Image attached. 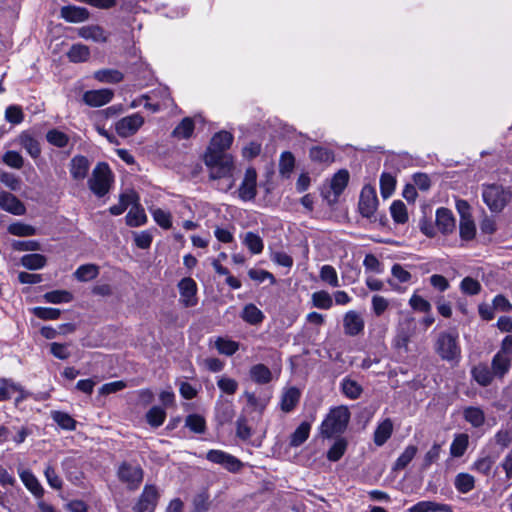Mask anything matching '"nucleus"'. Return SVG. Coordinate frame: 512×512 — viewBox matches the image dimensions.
<instances>
[{
  "instance_id": "obj_1",
  "label": "nucleus",
  "mask_w": 512,
  "mask_h": 512,
  "mask_svg": "<svg viewBox=\"0 0 512 512\" xmlns=\"http://www.w3.org/2000/svg\"><path fill=\"white\" fill-rule=\"evenodd\" d=\"M233 142V135L227 131L216 133L210 142L204 156V162L210 171V178L213 180L227 179V183L218 186L219 190L228 191L235 185L234 173L236 167L233 157L225 153Z\"/></svg>"
},
{
  "instance_id": "obj_2",
  "label": "nucleus",
  "mask_w": 512,
  "mask_h": 512,
  "mask_svg": "<svg viewBox=\"0 0 512 512\" xmlns=\"http://www.w3.org/2000/svg\"><path fill=\"white\" fill-rule=\"evenodd\" d=\"M512 192L501 184H486L482 187V199L493 213L501 212L511 201Z\"/></svg>"
},
{
  "instance_id": "obj_3",
  "label": "nucleus",
  "mask_w": 512,
  "mask_h": 512,
  "mask_svg": "<svg viewBox=\"0 0 512 512\" xmlns=\"http://www.w3.org/2000/svg\"><path fill=\"white\" fill-rule=\"evenodd\" d=\"M350 419V412L347 407L339 406L330 410L321 425V434L331 438L334 435L345 431Z\"/></svg>"
},
{
  "instance_id": "obj_4",
  "label": "nucleus",
  "mask_w": 512,
  "mask_h": 512,
  "mask_svg": "<svg viewBox=\"0 0 512 512\" xmlns=\"http://www.w3.org/2000/svg\"><path fill=\"white\" fill-rule=\"evenodd\" d=\"M435 350L443 360L459 362L461 348L458 343V334L456 332L440 333L435 344Z\"/></svg>"
},
{
  "instance_id": "obj_5",
  "label": "nucleus",
  "mask_w": 512,
  "mask_h": 512,
  "mask_svg": "<svg viewBox=\"0 0 512 512\" xmlns=\"http://www.w3.org/2000/svg\"><path fill=\"white\" fill-rule=\"evenodd\" d=\"M113 183V175L107 163L99 162L88 180L89 189L97 196H105Z\"/></svg>"
},
{
  "instance_id": "obj_6",
  "label": "nucleus",
  "mask_w": 512,
  "mask_h": 512,
  "mask_svg": "<svg viewBox=\"0 0 512 512\" xmlns=\"http://www.w3.org/2000/svg\"><path fill=\"white\" fill-rule=\"evenodd\" d=\"M118 479L129 489H137L143 481L144 472L137 463L123 462L117 470Z\"/></svg>"
},
{
  "instance_id": "obj_7",
  "label": "nucleus",
  "mask_w": 512,
  "mask_h": 512,
  "mask_svg": "<svg viewBox=\"0 0 512 512\" xmlns=\"http://www.w3.org/2000/svg\"><path fill=\"white\" fill-rule=\"evenodd\" d=\"M359 211L363 217L372 218L378 207L376 190L371 185H365L360 193Z\"/></svg>"
},
{
  "instance_id": "obj_8",
  "label": "nucleus",
  "mask_w": 512,
  "mask_h": 512,
  "mask_svg": "<svg viewBox=\"0 0 512 512\" xmlns=\"http://www.w3.org/2000/svg\"><path fill=\"white\" fill-rule=\"evenodd\" d=\"M143 124L144 118L139 113H134L118 120L115 129L119 136L126 138L134 135Z\"/></svg>"
},
{
  "instance_id": "obj_9",
  "label": "nucleus",
  "mask_w": 512,
  "mask_h": 512,
  "mask_svg": "<svg viewBox=\"0 0 512 512\" xmlns=\"http://www.w3.org/2000/svg\"><path fill=\"white\" fill-rule=\"evenodd\" d=\"M238 194L241 200L251 201L257 195V172L250 167L245 171L244 178L239 187Z\"/></svg>"
},
{
  "instance_id": "obj_10",
  "label": "nucleus",
  "mask_w": 512,
  "mask_h": 512,
  "mask_svg": "<svg viewBox=\"0 0 512 512\" xmlns=\"http://www.w3.org/2000/svg\"><path fill=\"white\" fill-rule=\"evenodd\" d=\"M207 460L212 463L219 464L230 472H237L242 467L239 459L222 450H209L206 454Z\"/></svg>"
},
{
  "instance_id": "obj_11",
  "label": "nucleus",
  "mask_w": 512,
  "mask_h": 512,
  "mask_svg": "<svg viewBox=\"0 0 512 512\" xmlns=\"http://www.w3.org/2000/svg\"><path fill=\"white\" fill-rule=\"evenodd\" d=\"M159 493L154 485H146L138 502L134 506L136 512H153L156 508Z\"/></svg>"
},
{
  "instance_id": "obj_12",
  "label": "nucleus",
  "mask_w": 512,
  "mask_h": 512,
  "mask_svg": "<svg viewBox=\"0 0 512 512\" xmlns=\"http://www.w3.org/2000/svg\"><path fill=\"white\" fill-rule=\"evenodd\" d=\"M180 298L185 307L197 304V284L191 277H185L178 283Z\"/></svg>"
},
{
  "instance_id": "obj_13",
  "label": "nucleus",
  "mask_w": 512,
  "mask_h": 512,
  "mask_svg": "<svg viewBox=\"0 0 512 512\" xmlns=\"http://www.w3.org/2000/svg\"><path fill=\"white\" fill-rule=\"evenodd\" d=\"M77 33L79 37L96 43H106L109 39V33L98 24L82 26Z\"/></svg>"
},
{
  "instance_id": "obj_14",
  "label": "nucleus",
  "mask_w": 512,
  "mask_h": 512,
  "mask_svg": "<svg viewBox=\"0 0 512 512\" xmlns=\"http://www.w3.org/2000/svg\"><path fill=\"white\" fill-rule=\"evenodd\" d=\"M113 91L107 88L86 91L83 94V101L91 107H100L109 103L113 98Z\"/></svg>"
},
{
  "instance_id": "obj_15",
  "label": "nucleus",
  "mask_w": 512,
  "mask_h": 512,
  "mask_svg": "<svg viewBox=\"0 0 512 512\" xmlns=\"http://www.w3.org/2000/svg\"><path fill=\"white\" fill-rule=\"evenodd\" d=\"M0 208L13 215H23L26 211L24 204L7 191L0 192Z\"/></svg>"
},
{
  "instance_id": "obj_16",
  "label": "nucleus",
  "mask_w": 512,
  "mask_h": 512,
  "mask_svg": "<svg viewBox=\"0 0 512 512\" xmlns=\"http://www.w3.org/2000/svg\"><path fill=\"white\" fill-rule=\"evenodd\" d=\"M60 16L69 23H81L90 18V12L85 7L75 5L63 6L60 9Z\"/></svg>"
},
{
  "instance_id": "obj_17",
  "label": "nucleus",
  "mask_w": 512,
  "mask_h": 512,
  "mask_svg": "<svg viewBox=\"0 0 512 512\" xmlns=\"http://www.w3.org/2000/svg\"><path fill=\"white\" fill-rule=\"evenodd\" d=\"M343 327L347 335L356 336L364 330V320L358 312L350 310L344 315Z\"/></svg>"
},
{
  "instance_id": "obj_18",
  "label": "nucleus",
  "mask_w": 512,
  "mask_h": 512,
  "mask_svg": "<svg viewBox=\"0 0 512 512\" xmlns=\"http://www.w3.org/2000/svg\"><path fill=\"white\" fill-rule=\"evenodd\" d=\"M89 170L90 161L85 156L77 155L71 159L69 171L74 180H84Z\"/></svg>"
},
{
  "instance_id": "obj_19",
  "label": "nucleus",
  "mask_w": 512,
  "mask_h": 512,
  "mask_svg": "<svg viewBox=\"0 0 512 512\" xmlns=\"http://www.w3.org/2000/svg\"><path fill=\"white\" fill-rule=\"evenodd\" d=\"M436 225L444 234L452 232L455 228V219L451 210L444 207L438 208L436 211Z\"/></svg>"
},
{
  "instance_id": "obj_20",
  "label": "nucleus",
  "mask_w": 512,
  "mask_h": 512,
  "mask_svg": "<svg viewBox=\"0 0 512 512\" xmlns=\"http://www.w3.org/2000/svg\"><path fill=\"white\" fill-rule=\"evenodd\" d=\"M409 512H453V509L448 504L434 501H420L410 507Z\"/></svg>"
},
{
  "instance_id": "obj_21",
  "label": "nucleus",
  "mask_w": 512,
  "mask_h": 512,
  "mask_svg": "<svg viewBox=\"0 0 512 512\" xmlns=\"http://www.w3.org/2000/svg\"><path fill=\"white\" fill-rule=\"evenodd\" d=\"M511 356L499 351L492 359V370L496 376H504L510 369Z\"/></svg>"
},
{
  "instance_id": "obj_22",
  "label": "nucleus",
  "mask_w": 512,
  "mask_h": 512,
  "mask_svg": "<svg viewBox=\"0 0 512 512\" xmlns=\"http://www.w3.org/2000/svg\"><path fill=\"white\" fill-rule=\"evenodd\" d=\"M393 432V423L391 419L387 418L383 420L375 429L374 432V443L377 446H382L391 437Z\"/></svg>"
},
{
  "instance_id": "obj_23",
  "label": "nucleus",
  "mask_w": 512,
  "mask_h": 512,
  "mask_svg": "<svg viewBox=\"0 0 512 512\" xmlns=\"http://www.w3.org/2000/svg\"><path fill=\"white\" fill-rule=\"evenodd\" d=\"M463 417L465 421L475 428L481 427L485 422V413L477 406H468L464 408Z\"/></svg>"
},
{
  "instance_id": "obj_24",
  "label": "nucleus",
  "mask_w": 512,
  "mask_h": 512,
  "mask_svg": "<svg viewBox=\"0 0 512 512\" xmlns=\"http://www.w3.org/2000/svg\"><path fill=\"white\" fill-rule=\"evenodd\" d=\"M37 300L52 304H62L71 302L73 300V295L67 290H54L45 293Z\"/></svg>"
},
{
  "instance_id": "obj_25",
  "label": "nucleus",
  "mask_w": 512,
  "mask_h": 512,
  "mask_svg": "<svg viewBox=\"0 0 512 512\" xmlns=\"http://www.w3.org/2000/svg\"><path fill=\"white\" fill-rule=\"evenodd\" d=\"M67 57L73 63L85 62L90 57V49L82 43L73 44L67 52Z\"/></svg>"
},
{
  "instance_id": "obj_26",
  "label": "nucleus",
  "mask_w": 512,
  "mask_h": 512,
  "mask_svg": "<svg viewBox=\"0 0 512 512\" xmlns=\"http://www.w3.org/2000/svg\"><path fill=\"white\" fill-rule=\"evenodd\" d=\"M252 381L257 384H267L272 379V373L270 369L264 364H256L250 368L249 371Z\"/></svg>"
},
{
  "instance_id": "obj_27",
  "label": "nucleus",
  "mask_w": 512,
  "mask_h": 512,
  "mask_svg": "<svg viewBox=\"0 0 512 512\" xmlns=\"http://www.w3.org/2000/svg\"><path fill=\"white\" fill-rule=\"evenodd\" d=\"M125 219L126 224L130 227H139L146 224L147 222V216L144 209L138 205L133 206L129 210Z\"/></svg>"
},
{
  "instance_id": "obj_28",
  "label": "nucleus",
  "mask_w": 512,
  "mask_h": 512,
  "mask_svg": "<svg viewBox=\"0 0 512 512\" xmlns=\"http://www.w3.org/2000/svg\"><path fill=\"white\" fill-rule=\"evenodd\" d=\"M468 444L469 436L467 434H457L450 445L451 456L455 458L462 457L468 448Z\"/></svg>"
},
{
  "instance_id": "obj_29",
  "label": "nucleus",
  "mask_w": 512,
  "mask_h": 512,
  "mask_svg": "<svg viewBox=\"0 0 512 512\" xmlns=\"http://www.w3.org/2000/svg\"><path fill=\"white\" fill-rule=\"evenodd\" d=\"M310 430L311 424L308 422H302L292 433L290 437V446L299 447L302 445L308 439Z\"/></svg>"
},
{
  "instance_id": "obj_30",
  "label": "nucleus",
  "mask_w": 512,
  "mask_h": 512,
  "mask_svg": "<svg viewBox=\"0 0 512 512\" xmlns=\"http://www.w3.org/2000/svg\"><path fill=\"white\" fill-rule=\"evenodd\" d=\"M418 452L416 445H408L394 463L393 470H403L414 459Z\"/></svg>"
},
{
  "instance_id": "obj_31",
  "label": "nucleus",
  "mask_w": 512,
  "mask_h": 512,
  "mask_svg": "<svg viewBox=\"0 0 512 512\" xmlns=\"http://www.w3.org/2000/svg\"><path fill=\"white\" fill-rule=\"evenodd\" d=\"M299 399L300 391L297 388L291 387L287 389L282 395L281 409L285 412L292 411L298 403Z\"/></svg>"
},
{
  "instance_id": "obj_32",
  "label": "nucleus",
  "mask_w": 512,
  "mask_h": 512,
  "mask_svg": "<svg viewBox=\"0 0 512 512\" xmlns=\"http://www.w3.org/2000/svg\"><path fill=\"white\" fill-rule=\"evenodd\" d=\"M243 244L252 254H260L264 249L262 238L254 232H246L243 236Z\"/></svg>"
},
{
  "instance_id": "obj_33",
  "label": "nucleus",
  "mask_w": 512,
  "mask_h": 512,
  "mask_svg": "<svg viewBox=\"0 0 512 512\" xmlns=\"http://www.w3.org/2000/svg\"><path fill=\"white\" fill-rule=\"evenodd\" d=\"M94 78L102 83H119L123 80V73L116 69H101L94 72Z\"/></svg>"
},
{
  "instance_id": "obj_34",
  "label": "nucleus",
  "mask_w": 512,
  "mask_h": 512,
  "mask_svg": "<svg viewBox=\"0 0 512 512\" xmlns=\"http://www.w3.org/2000/svg\"><path fill=\"white\" fill-rule=\"evenodd\" d=\"M341 389L343 394L352 400L359 398L363 391L361 385L349 377H345L341 381Z\"/></svg>"
},
{
  "instance_id": "obj_35",
  "label": "nucleus",
  "mask_w": 512,
  "mask_h": 512,
  "mask_svg": "<svg viewBox=\"0 0 512 512\" xmlns=\"http://www.w3.org/2000/svg\"><path fill=\"white\" fill-rule=\"evenodd\" d=\"M455 488L460 493H468L475 487V478L468 473H459L455 477Z\"/></svg>"
},
{
  "instance_id": "obj_36",
  "label": "nucleus",
  "mask_w": 512,
  "mask_h": 512,
  "mask_svg": "<svg viewBox=\"0 0 512 512\" xmlns=\"http://www.w3.org/2000/svg\"><path fill=\"white\" fill-rule=\"evenodd\" d=\"M215 348L220 354L232 356L239 349V343L227 338L218 337L215 340Z\"/></svg>"
},
{
  "instance_id": "obj_37",
  "label": "nucleus",
  "mask_w": 512,
  "mask_h": 512,
  "mask_svg": "<svg viewBox=\"0 0 512 512\" xmlns=\"http://www.w3.org/2000/svg\"><path fill=\"white\" fill-rule=\"evenodd\" d=\"M349 181L347 170H339L331 180V189L336 196H339L346 188Z\"/></svg>"
},
{
  "instance_id": "obj_38",
  "label": "nucleus",
  "mask_w": 512,
  "mask_h": 512,
  "mask_svg": "<svg viewBox=\"0 0 512 512\" xmlns=\"http://www.w3.org/2000/svg\"><path fill=\"white\" fill-rule=\"evenodd\" d=\"M99 274L98 266L94 264H85L81 265L77 268L74 275L75 277L82 282H87L92 279H95Z\"/></svg>"
},
{
  "instance_id": "obj_39",
  "label": "nucleus",
  "mask_w": 512,
  "mask_h": 512,
  "mask_svg": "<svg viewBox=\"0 0 512 512\" xmlns=\"http://www.w3.org/2000/svg\"><path fill=\"white\" fill-rule=\"evenodd\" d=\"M242 318L247 323L256 325L262 322L264 315L254 304H248L243 309Z\"/></svg>"
},
{
  "instance_id": "obj_40",
  "label": "nucleus",
  "mask_w": 512,
  "mask_h": 512,
  "mask_svg": "<svg viewBox=\"0 0 512 512\" xmlns=\"http://www.w3.org/2000/svg\"><path fill=\"white\" fill-rule=\"evenodd\" d=\"M166 419V412L159 406H153L146 413V420L151 427L157 428L161 426Z\"/></svg>"
},
{
  "instance_id": "obj_41",
  "label": "nucleus",
  "mask_w": 512,
  "mask_h": 512,
  "mask_svg": "<svg viewBox=\"0 0 512 512\" xmlns=\"http://www.w3.org/2000/svg\"><path fill=\"white\" fill-rule=\"evenodd\" d=\"M472 376L481 386H487L492 382L493 375L486 365H478L472 369Z\"/></svg>"
},
{
  "instance_id": "obj_42",
  "label": "nucleus",
  "mask_w": 512,
  "mask_h": 512,
  "mask_svg": "<svg viewBox=\"0 0 512 512\" xmlns=\"http://www.w3.org/2000/svg\"><path fill=\"white\" fill-rule=\"evenodd\" d=\"M47 141L58 148H64L69 143V136L58 129H51L46 134Z\"/></svg>"
},
{
  "instance_id": "obj_43",
  "label": "nucleus",
  "mask_w": 512,
  "mask_h": 512,
  "mask_svg": "<svg viewBox=\"0 0 512 512\" xmlns=\"http://www.w3.org/2000/svg\"><path fill=\"white\" fill-rule=\"evenodd\" d=\"M194 131V122L191 118H184L173 130V135L179 139L189 138Z\"/></svg>"
},
{
  "instance_id": "obj_44",
  "label": "nucleus",
  "mask_w": 512,
  "mask_h": 512,
  "mask_svg": "<svg viewBox=\"0 0 512 512\" xmlns=\"http://www.w3.org/2000/svg\"><path fill=\"white\" fill-rule=\"evenodd\" d=\"M476 228L474 221L470 215H463L460 219V236L464 240H471L474 238Z\"/></svg>"
},
{
  "instance_id": "obj_45",
  "label": "nucleus",
  "mask_w": 512,
  "mask_h": 512,
  "mask_svg": "<svg viewBox=\"0 0 512 512\" xmlns=\"http://www.w3.org/2000/svg\"><path fill=\"white\" fill-rule=\"evenodd\" d=\"M313 306L319 309H330L333 305V299L331 295L324 291L314 292L311 296Z\"/></svg>"
},
{
  "instance_id": "obj_46",
  "label": "nucleus",
  "mask_w": 512,
  "mask_h": 512,
  "mask_svg": "<svg viewBox=\"0 0 512 512\" xmlns=\"http://www.w3.org/2000/svg\"><path fill=\"white\" fill-rule=\"evenodd\" d=\"M396 180L389 173H382L380 177V192L383 198H389L395 190Z\"/></svg>"
},
{
  "instance_id": "obj_47",
  "label": "nucleus",
  "mask_w": 512,
  "mask_h": 512,
  "mask_svg": "<svg viewBox=\"0 0 512 512\" xmlns=\"http://www.w3.org/2000/svg\"><path fill=\"white\" fill-rule=\"evenodd\" d=\"M320 279L331 287H339L337 271L331 265H323L320 269Z\"/></svg>"
},
{
  "instance_id": "obj_48",
  "label": "nucleus",
  "mask_w": 512,
  "mask_h": 512,
  "mask_svg": "<svg viewBox=\"0 0 512 512\" xmlns=\"http://www.w3.org/2000/svg\"><path fill=\"white\" fill-rule=\"evenodd\" d=\"M150 213L153 216L154 221L163 229H169L172 226V216L170 212H167L160 208L150 209Z\"/></svg>"
},
{
  "instance_id": "obj_49",
  "label": "nucleus",
  "mask_w": 512,
  "mask_h": 512,
  "mask_svg": "<svg viewBox=\"0 0 512 512\" xmlns=\"http://www.w3.org/2000/svg\"><path fill=\"white\" fill-rule=\"evenodd\" d=\"M440 452L441 444L434 443L423 456L421 470H427L433 463L437 462L440 457Z\"/></svg>"
},
{
  "instance_id": "obj_50",
  "label": "nucleus",
  "mask_w": 512,
  "mask_h": 512,
  "mask_svg": "<svg viewBox=\"0 0 512 512\" xmlns=\"http://www.w3.org/2000/svg\"><path fill=\"white\" fill-rule=\"evenodd\" d=\"M391 216L395 222L403 224L408 220L406 205L400 201H394L390 207Z\"/></svg>"
},
{
  "instance_id": "obj_51",
  "label": "nucleus",
  "mask_w": 512,
  "mask_h": 512,
  "mask_svg": "<svg viewBox=\"0 0 512 512\" xmlns=\"http://www.w3.org/2000/svg\"><path fill=\"white\" fill-rule=\"evenodd\" d=\"M495 464V458L490 455L479 457L473 464V469L483 475H489Z\"/></svg>"
},
{
  "instance_id": "obj_52",
  "label": "nucleus",
  "mask_w": 512,
  "mask_h": 512,
  "mask_svg": "<svg viewBox=\"0 0 512 512\" xmlns=\"http://www.w3.org/2000/svg\"><path fill=\"white\" fill-rule=\"evenodd\" d=\"M135 201L134 193L122 194L119 203L110 207L109 211L112 215H121L127 207Z\"/></svg>"
},
{
  "instance_id": "obj_53",
  "label": "nucleus",
  "mask_w": 512,
  "mask_h": 512,
  "mask_svg": "<svg viewBox=\"0 0 512 512\" xmlns=\"http://www.w3.org/2000/svg\"><path fill=\"white\" fill-rule=\"evenodd\" d=\"M295 158L290 152H283L279 161V172L283 176H289L293 171Z\"/></svg>"
},
{
  "instance_id": "obj_54",
  "label": "nucleus",
  "mask_w": 512,
  "mask_h": 512,
  "mask_svg": "<svg viewBox=\"0 0 512 512\" xmlns=\"http://www.w3.org/2000/svg\"><path fill=\"white\" fill-rule=\"evenodd\" d=\"M347 442L345 439H337L327 453V458L330 461H338L345 453Z\"/></svg>"
},
{
  "instance_id": "obj_55",
  "label": "nucleus",
  "mask_w": 512,
  "mask_h": 512,
  "mask_svg": "<svg viewBox=\"0 0 512 512\" xmlns=\"http://www.w3.org/2000/svg\"><path fill=\"white\" fill-rule=\"evenodd\" d=\"M218 388L225 394L233 395L238 389V383L235 379L222 375L217 380Z\"/></svg>"
},
{
  "instance_id": "obj_56",
  "label": "nucleus",
  "mask_w": 512,
  "mask_h": 512,
  "mask_svg": "<svg viewBox=\"0 0 512 512\" xmlns=\"http://www.w3.org/2000/svg\"><path fill=\"white\" fill-rule=\"evenodd\" d=\"M52 418L63 429H75L76 421L67 413L55 411L52 412Z\"/></svg>"
},
{
  "instance_id": "obj_57",
  "label": "nucleus",
  "mask_w": 512,
  "mask_h": 512,
  "mask_svg": "<svg viewBox=\"0 0 512 512\" xmlns=\"http://www.w3.org/2000/svg\"><path fill=\"white\" fill-rule=\"evenodd\" d=\"M310 158L313 161L329 163L333 161V153L326 148L315 146L310 149Z\"/></svg>"
},
{
  "instance_id": "obj_58",
  "label": "nucleus",
  "mask_w": 512,
  "mask_h": 512,
  "mask_svg": "<svg viewBox=\"0 0 512 512\" xmlns=\"http://www.w3.org/2000/svg\"><path fill=\"white\" fill-rule=\"evenodd\" d=\"M185 424L195 433H203L205 431V420L198 414L188 415L185 420Z\"/></svg>"
},
{
  "instance_id": "obj_59",
  "label": "nucleus",
  "mask_w": 512,
  "mask_h": 512,
  "mask_svg": "<svg viewBox=\"0 0 512 512\" xmlns=\"http://www.w3.org/2000/svg\"><path fill=\"white\" fill-rule=\"evenodd\" d=\"M8 232L14 236L28 237L32 235V226L16 221L11 223L8 228Z\"/></svg>"
},
{
  "instance_id": "obj_60",
  "label": "nucleus",
  "mask_w": 512,
  "mask_h": 512,
  "mask_svg": "<svg viewBox=\"0 0 512 512\" xmlns=\"http://www.w3.org/2000/svg\"><path fill=\"white\" fill-rule=\"evenodd\" d=\"M409 305L412 309L429 313L431 311V304L429 301L424 299L422 296L414 293L409 299Z\"/></svg>"
},
{
  "instance_id": "obj_61",
  "label": "nucleus",
  "mask_w": 512,
  "mask_h": 512,
  "mask_svg": "<svg viewBox=\"0 0 512 512\" xmlns=\"http://www.w3.org/2000/svg\"><path fill=\"white\" fill-rule=\"evenodd\" d=\"M389 300L381 295H374L371 299V306L373 313L380 317L388 308Z\"/></svg>"
},
{
  "instance_id": "obj_62",
  "label": "nucleus",
  "mask_w": 512,
  "mask_h": 512,
  "mask_svg": "<svg viewBox=\"0 0 512 512\" xmlns=\"http://www.w3.org/2000/svg\"><path fill=\"white\" fill-rule=\"evenodd\" d=\"M460 288L465 294L476 295L480 292L481 285L477 280L471 277H465L461 281Z\"/></svg>"
},
{
  "instance_id": "obj_63",
  "label": "nucleus",
  "mask_w": 512,
  "mask_h": 512,
  "mask_svg": "<svg viewBox=\"0 0 512 512\" xmlns=\"http://www.w3.org/2000/svg\"><path fill=\"white\" fill-rule=\"evenodd\" d=\"M135 245L140 249H148L151 246L153 236L145 230L141 232H133Z\"/></svg>"
},
{
  "instance_id": "obj_64",
  "label": "nucleus",
  "mask_w": 512,
  "mask_h": 512,
  "mask_svg": "<svg viewBox=\"0 0 512 512\" xmlns=\"http://www.w3.org/2000/svg\"><path fill=\"white\" fill-rule=\"evenodd\" d=\"M207 491H202L194 497L193 505L195 512H206L209 509L210 501Z\"/></svg>"
}]
</instances>
